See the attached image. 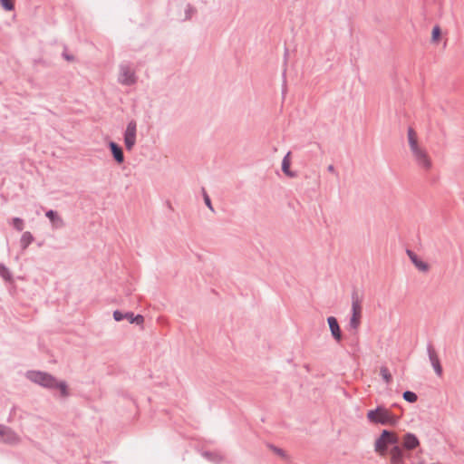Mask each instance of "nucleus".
I'll return each instance as SVG.
<instances>
[{
  "label": "nucleus",
  "mask_w": 464,
  "mask_h": 464,
  "mask_svg": "<svg viewBox=\"0 0 464 464\" xmlns=\"http://www.w3.org/2000/svg\"><path fill=\"white\" fill-rule=\"evenodd\" d=\"M26 378L34 383H36L48 390H58L61 397L70 395L68 384L65 381H60L51 373L42 371H27Z\"/></svg>",
  "instance_id": "nucleus-1"
},
{
  "label": "nucleus",
  "mask_w": 464,
  "mask_h": 464,
  "mask_svg": "<svg viewBox=\"0 0 464 464\" xmlns=\"http://www.w3.org/2000/svg\"><path fill=\"white\" fill-rule=\"evenodd\" d=\"M366 417L369 422L383 426H395L400 419L392 413L384 405H377L375 409L369 410Z\"/></svg>",
  "instance_id": "nucleus-2"
},
{
  "label": "nucleus",
  "mask_w": 464,
  "mask_h": 464,
  "mask_svg": "<svg viewBox=\"0 0 464 464\" xmlns=\"http://www.w3.org/2000/svg\"><path fill=\"white\" fill-rule=\"evenodd\" d=\"M408 141L412 152V155L417 161L418 165L425 169H430L431 167V160L429 158L426 150L420 148L417 140L415 130L410 127L408 129Z\"/></svg>",
  "instance_id": "nucleus-3"
},
{
  "label": "nucleus",
  "mask_w": 464,
  "mask_h": 464,
  "mask_svg": "<svg viewBox=\"0 0 464 464\" xmlns=\"http://www.w3.org/2000/svg\"><path fill=\"white\" fill-rule=\"evenodd\" d=\"M352 309H351V316L349 321V327L353 330H357L361 324L362 314V298L359 297L358 292L356 289H353L352 292Z\"/></svg>",
  "instance_id": "nucleus-4"
},
{
  "label": "nucleus",
  "mask_w": 464,
  "mask_h": 464,
  "mask_svg": "<svg viewBox=\"0 0 464 464\" xmlns=\"http://www.w3.org/2000/svg\"><path fill=\"white\" fill-rule=\"evenodd\" d=\"M398 443L397 436L389 430H382L380 436L376 439L374 449L376 452H382L386 450L388 445H395Z\"/></svg>",
  "instance_id": "nucleus-5"
},
{
  "label": "nucleus",
  "mask_w": 464,
  "mask_h": 464,
  "mask_svg": "<svg viewBox=\"0 0 464 464\" xmlns=\"http://www.w3.org/2000/svg\"><path fill=\"white\" fill-rule=\"evenodd\" d=\"M137 137V122L131 120L128 122L127 127L123 133L124 146L128 151L132 150L136 144Z\"/></svg>",
  "instance_id": "nucleus-6"
},
{
  "label": "nucleus",
  "mask_w": 464,
  "mask_h": 464,
  "mask_svg": "<svg viewBox=\"0 0 464 464\" xmlns=\"http://www.w3.org/2000/svg\"><path fill=\"white\" fill-rule=\"evenodd\" d=\"M113 319L116 322H121L124 319L128 320L130 324H134L136 325H141L144 323V317L141 314H134L133 312H122L120 310H115L113 312Z\"/></svg>",
  "instance_id": "nucleus-7"
},
{
  "label": "nucleus",
  "mask_w": 464,
  "mask_h": 464,
  "mask_svg": "<svg viewBox=\"0 0 464 464\" xmlns=\"http://www.w3.org/2000/svg\"><path fill=\"white\" fill-rule=\"evenodd\" d=\"M118 81L122 85L131 86L136 83L137 77L135 72L128 65L121 64Z\"/></svg>",
  "instance_id": "nucleus-8"
},
{
  "label": "nucleus",
  "mask_w": 464,
  "mask_h": 464,
  "mask_svg": "<svg viewBox=\"0 0 464 464\" xmlns=\"http://www.w3.org/2000/svg\"><path fill=\"white\" fill-rule=\"evenodd\" d=\"M427 352H428L430 362L434 369V372H436V374L438 376H441L443 369L440 364V358L431 343H428Z\"/></svg>",
  "instance_id": "nucleus-9"
},
{
  "label": "nucleus",
  "mask_w": 464,
  "mask_h": 464,
  "mask_svg": "<svg viewBox=\"0 0 464 464\" xmlns=\"http://www.w3.org/2000/svg\"><path fill=\"white\" fill-rule=\"evenodd\" d=\"M327 324L332 334V337L337 342L340 343L343 340V333L341 327L339 325L338 320L334 316L327 317Z\"/></svg>",
  "instance_id": "nucleus-10"
},
{
  "label": "nucleus",
  "mask_w": 464,
  "mask_h": 464,
  "mask_svg": "<svg viewBox=\"0 0 464 464\" xmlns=\"http://www.w3.org/2000/svg\"><path fill=\"white\" fill-rule=\"evenodd\" d=\"M108 148L111 156L117 164H122L125 161L124 152L121 146L113 140L108 142Z\"/></svg>",
  "instance_id": "nucleus-11"
},
{
  "label": "nucleus",
  "mask_w": 464,
  "mask_h": 464,
  "mask_svg": "<svg viewBox=\"0 0 464 464\" xmlns=\"http://www.w3.org/2000/svg\"><path fill=\"white\" fill-rule=\"evenodd\" d=\"M0 440L6 443H15L19 440L17 434L9 427L0 424Z\"/></svg>",
  "instance_id": "nucleus-12"
},
{
  "label": "nucleus",
  "mask_w": 464,
  "mask_h": 464,
  "mask_svg": "<svg viewBox=\"0 0 464 464\" xmlns=\"http://www.w3.org/2000/svg\"><path fill=\"white\" fill-rule=\"evenodd\" d=\"M409 456L406 455L403 449L397 443L391 449V464H404V459Z\"/></svg>",
  "instance_id": "nucleus-13"
},
{
  "label": "nucleus",
  "mask_w": 464,
  "mask_h": 464,
  "mask_svg": "<svg viewBox=\"0 0 464 464\" xmlns=\"http://www.w3.org/2000/svg\"><path fill=\"white\" fill-rule=\"evenodd\" d=\"M420 446V440L418 437L412 432H407L402 439L401 448L407 450H415Z\"/></svg>",
  "instance_id": "nucleus-14"
},
{
  "label": "nucleus",
  "mask_w": 464,
  "mask_h": 464,
  "mask_svg": "<svg viewBox=\"0 0 464 464\" xmlns=\"http://www.w3.org/2000/svg\"><path fill=\"white\" fill-rule=\"evenodd\" d=\"M407 256L411 259V263L421 272H427L430 268L428 263L421 260L417 254H415L412 250H406Z\"/></svg>",
  "instance_id": "nucleus-15"
},
{
  "label": "nucleus",
  "mask_w": 464,
  "mask_h": 464,
  "mask_svg": "<svg viewBox=\"0 0 464 464\" xmlns=\"http://www.w3.org/2000/svg\"><path fill=\"white\" fill-rule=\"evenodd\" d=\"M291 166V151H288L282 160L281 169L283 173L288 178L297 177V172L290 169Z\"/></svg>",
  "instance_id": "nucleus-16"
},
{
  "label": "nucleus",
  "mask_w": 464,
  "mask_h": 464,
  "mask_svg": "<svg viewBox=\"0 0 464 464\" xmlns=\"http://www.w3.org/2000/svg\"><path fill=\"white\" fill-rule=\"evenodd\" d=\"M45 217L50 220L54 228L58 229L64 227V222L56 210H47L45 212Z\"/></svg>",
  "instance_id": "nucleus-17"
},
{
  "label": "nucleus",
  "mask_w": 464,
  "mask_h": 464,
  "mask_svg": "<svg viewBox=\"0 0 464 464\" xmlns=\"http://www.w3.org/2000/svg\"><path fill=\"white\" fill-rule=\"evenodd\" d=\"M201 456L215 464H218L223 460V456L217 451L203 450L201 451Z\"/></svg>",
  "instance_id": "nucleus-18"
},
{
  "label": "nucleus",
  "mask_w": 464,
  "mask_h": 464,
  "mask_svg": "<svg viewBox=\"0 0 464 464\" xmlns=\"http://www.w3.org/2000/svg\"><path fill=\"white\" fill-rule=\"evenodd\" d=\"M34 240V237L33 234L29 231H25L23 233L21 239H20V246L23 250L26 249L30 244L33 243Z\"/></svg>",
  "instance_id": "nucleus-19"
},
{
  "label": "nucleus",
  "mask_w": 464,
  "mask_h": 464,
  "mask_svg": "<svg viewBox=\"0 0 464 464\" xmlns=\"http://www.w3.org/2000/svg\"><path fill=\"white\" fill-rule=\"evenodd\" d=\"M380 375L385 383L389 384L392 382V375L386 366H382L380 368Z\"/></svg>",
  "instance_id": "nucleus-20"
},
{
  "label": "nucleus",
  "mask_w": 464,
  "mask_h": 464,
  "mask_svg": "<svg viewBox=\"0 0 464 464\" xmlns=\"http://www.w3.org/2000/svg\"><path fill=\"white\" fill-rule=\"evenodd\" d=\"M0 276L8 282L13 279L12 273L4 264H0Z\"/></svg>",
  "instance_id": "nucleus-21"
},
{
  "label": "nucleus",
  "mask_w": 464,
  "mask_h": 464,
  "mask_svg": "<svg viewBox=\"0 0 464 464\" xmlns=\"http://www.w3.org/2000/svg\"><path fill=\"white\" fill-rule=\"evenodd\" d=\"M10 224L15 230L19 232L23 231L24 228V222L21 218H13Z\"/></svg>",
  "instance_id": "nucleus-22"
},
{
  "label": "nucleus",
  "mask_w": 464,
  "mask_h": 464,
  "mask_svg": "<svg viewBox=\"0 0 464 464\" xmlns=\"http://www.w3.org/2000/svg\"><path fill=\"white\" fill-rule=\"evenodd\" d=\"M402 398L407 402L414 403L418 400V395L414 392L407 390L402 393Z\"/></svg>",
  "instance_id": "nucleus-23"
},
{
  "label": "nucleus",
  "mask_w": 464,
  "mask_h": 464,
  "mask_svg": "<svg viewBox=\"0 0 464 464\" xmlns=\"http://www.w3.org/2000/svg\"><path fill=\"white\" fill-rule=\"evenodd\" d=\"M441 36V29L439 25H435L431 31V41L438 42Z\"/></svg>",
  "instance_id": "nucleus-24"
},
{
  "label": "nucleus",
  "mask_w": 464,
  "mask_h": 464,
  "mask_svg": "<svg viewBox=\"0 0 464 464\" xmlns=\"http://www.w3.org/2000/svg\"><path fill=\"white\" fill-rule=\"evenodd\" d=\"M0 5L5 11H12L14 8L13 0H0Z\"/></svg>",
  "instance_id": "nucleus-25"
},
{
  "label": "nucleus",
  "mask_w": 464,
  "mask_h": 464,
  "mask_svg": "<svg viewBox=\"0 0 464 464\" xmlns=\"http://www.w3.org/2000/svg\"><path fill=\"white\" fill-rule=\"evenodd\" d=\"M202 195H203V198H204V202L206 204V206L211 210V211H214V208H213V206H212V203H211V199L208 196V194L207 193L206 189L204 188H202Z\"/></svg>",
  "instance_id": "nucleus-26"
},
{
  "label": "nucleus",
  "mask_w": 464,
  "mask_h": 464,
  "mask_svg": "<svg viewBox=\"0 0 464 464\" xmlns=\"http://www.w3.org/2000/svg\"><path fill=\"white\" fill-rule=\"evenodd\" d=\"M269 448L278 456L282 457V458H285V451L281 449V448H278L273 444H269Z\"/></svg>",
  "instance_id": "nucleus-27"
},
{
  "label": "nucleus",
  "mask_w": 464,
  "mask_h": 464,
  "mask_svg": "<svg viewBox=\"0 0 464 464\" xmlns=\"http://www.w3.org/2000/svg\"><path fill=\"white\" fill-rule=\"evenodd\" d=\"M196 12V9L191 5H188L185 9V20H188L191 17V14Z\"/></svg>",
  "instance_id": "nucleus-28"
},
{
  "label": "nucleus",
  "mask_w": 464,
  "mask_h": 464,
  "mask_svg": "<svg viewBox=\"0 0 464 464\" xmlns=\"http://www.w3.org/2000/svg\"><path fill=\"white\" fill-rule=\"evenodd\" d=\"M63 57L66 61H73V60H74L73 55L69 54V53H63Z\"/></svg>",
  "instance_id": "nucleus-29"
},
{
  "label": "nucleus",
  "mask_w": 464,
  "mask_h": 464,
  "mask_svg": "<svg viewBox=\"0 0 464 464\" xmlns=\"http://www.w3.org/2000/svg\"><path fill=\"white\" fill-rule=\"evenodd\" d=\"M327 170H328L329 172L334 173V172L335 171V169H334V165H329V166L327 167Z\"/></svg>",
  "instance_id": "nucleus-30"
},
{
  "label": "nucleus",
  "mask_w": 464,
  "mask_h": 464,
  "mask_svg": "<svg viewBox=\"0 0 464 464\" xmlns=\"http://www.w3.org/2000/svg\"><path fill=\"white\" fill-rule=\"evenodd\" d=\"M287 55H288V49L285 48V60H286Z\"/></svg>",
  "instance_id": "nucleus-31"
},
{
  "label": "nucleus",
  "mask_w": 464,
  "mask_h": 464,
  "mask_svg": "<svg viewBox=\"0 0 464 464\" xmlns=\"http://www.w3.org/2000/svg\"><path fill=\"white\" fill-rule=\"evenodd\" d=\"M34 63H43V61L42 60H38V61L34 60Z\"/></svg>",
  "instance_id": "nucleus-32"
}]
</instances>
